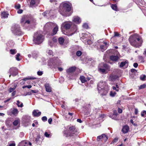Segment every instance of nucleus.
Instances as JSON below:
<instances>
[{
    "label": "nucleus",
    "mask_w": 146,
    "mask_h": 146,
    "mask_svg": "<svg viewBox=\"0 0 146 146\" xmlns=\"http://www.w3.org/2000/svg\"><path fill=\"white\" fill-rule=\"evenodd\" d=\"M129 40L130 44L136 48L141 46L143 42L141 38L135 35L131 36Z\"/></svg>",
    "instance_id": "f257e3e1"
},
{
    "label": "nucleus",
    "mask_w": 146,
    "mask_h": 146,
    "mask_svg": "<svg viewBox=\"0 0 146 146\" xmlns=\"http://www.w3.org/2000/svg\"><path fill=\"white\" fill-rule=\"evenodd\" d=\"M98 89L99 93L103 96L107 94L109 88L106 82L100 81L98 85Z\"/></svg>",
    "instance_id": "f03ea898"
},
{
    "label": "nucleus",
    "mask_w": 146,
    "mask_h": 146,
    "mask_svg": "<svg viewBox=\"0 0 146 146\" xmlns=\"http://www.w3.org/2000/svg\"><path fill=\"white\" fill-rule=\"evenodd\" d=\"M110 67L107 64L104 62L101 63L99 66L98 70L100 72L104 73L106 70H110Z\"/></svg>",
    "instance_id": "7ed1b4c3"
},
{
    "label": "nucleus",
    "mask_w": 146,
    "mask_h": 146,
    "mask_svg": "<svg viewBox=\"0 0 146 146\" xmlns=\"http://www.w3.org/2000/svg\"><path fill=\"white\" fill-rule=\"evenodd\" d=\"M11 31L16 35L20 36L23 34L21 30L20 27L18 25H15L13 26L11 28Z\"/></svg>",
    "instance_id": "20e7f679"
},
{
    "label": "nucleus",
    "mask_w": 146,
    "mask_h": 146,
    "mask_svg": "<svg viewBox=\"0 0 146 146\" xmlns=\"http://www.w3.org/2000/svg\"><path fill=\"white\" fill-rule=\"evenodd\" d=\"M36 37H34V41L36 43L39 44L41 43L43 41V35L41 34H39L38 32L35 33Z\"/></svg>",
    "instance_id": "39448f33"
},
{
    "label": "nucleus",
    "mask_w": 146,
    "mask_h": 146,
    "mask_svg": "<svg viewBox=\"0 0 146 146\" xmlns=\"http://www.w3.org/2000/svg\"><path fill=\"white\" fill-rule=\"evenodd\" d=\"M31 117L29 116H24L22 118V122L26 126H27L29 125V124L31 121Z\"/></svg>",
    "instance_id": "423d86ee"
},
{
    "label": "nucleus",
    "mask_w": 146,
    "mask_h": 146,
    "mask_svg": "<svg viewBox=\"0 0 146 146\" xmlns=\"http://www.w3.org/2000/svg\"><path fill=\"white\" fill-rule=\"evenodd\" d=\"M62 9L66 12H69L71 11V7L70 5L65 3L63 4Z\"/></svg>",
    "instance_id": "0eeeda50"
},
{
    "label": "nucleus",
    "mask_w": 146,
    "mask_h": 146,
    "mask_svg": "<svg viewBox=\"0 0 146 146\" xmlns=\"http://www.w3.org/2000/svg\"><path fill=\"white\" fill-rule=\"evenodd\" d=\"M69 133H68V135L72 136L73 135V134H75V133L77 131V129L74 126L70 127L69 128Z\"/></svg>",
    "instance_id": "6e6552de"
},
{
    "label": "nucleus",
    "mask_w": 146,
    "mask_h": 146,
    "mask_svg": "<svg viewBox=\"0 0 146 146\" xmlns=\"http://www.w3.org/2000/svg\"><path fill=\"white\" fill-rule=\"evenodd\" d=\"M102 139H103L104 141L106 142L108 139V137L106 134H103L97 137V140L98 141H99Z\"/></svg>",
    "instance_id": "1a4fd4ad"
},
{
    "label": "nucleus",
    "mask_w": 146,
    "mask_h": 146,
    "mask_svg": "<svg viewBox=\"0 0 146 146\" xmlns=\"http://www.w3.org/2000/svg\"><path fill=\"white\" fill-rule=\"evenodd\" d=\"M119 77V76L115 74H111L109 78V80L110 81H114L116 80Z\"/></svg>",
    "instance_id": "9d476101"
},
{
    "label": "nucleus",
    "mask_w": 146,
    "mask_h": 146,
    "mask_svg": "<svg viewBox=\"0 0 146 146\" xmlns=\"http://www.w3.org/2000/svg\"><path fill=\"white\" fill-rule=\"evenodd\" d=\"M32 113L34 116L38 117L41 115V112L37 110H33Z\"/></svg>",
    "instance_id": "9b49d317"
},
{
    "label": "nucleus",
    "mask_w": 146,
    "mask_h": 146,
    "mask_svg": "<svg viewBox=\"0 0 146 146\" xmlns=\"http://www.w3.org/2000/svg\"><path fill=\"white\" fill-rule=\"evenodd\" d=\"M76 69V67L75 66L71 67L66 70L67 72L71 73L74 72Z\"/></svg>",
    "instance_id": "f8f14e48"
},
{
    "label": "nucleus",
    "mask_w": 146,
    "mask_h": 146,
    "mask_svg": "<svg viewBox=\"0 0 146 146\" xmlns=\"http://www.w3.org/2000/svg\"><path fill=\"white\" fill-rule=\"evenodd\" d=\"M110 59L113 62H116L118 60L119 57L118 56L116 55H111L110 56Z\"/></svg>",
    "instance_id": "ddd939ff"
},
{
    "label": "nucleus",
    "mask_w": 146,
    "mask_h": 146,
    "mask_svg": "<svg viewBox=\"0 0 146 146\" xmlns=\"http://www.w3.org/2000/svg\"><path fill=\"white\" fill-rule=\"evenodd\" d=\"M64 28L66 30H68L71 27V23H64L63 24Z\"/></svg>",
    "instance_id": "4468645a"
},
{
    "label": "nucleus",
    "mask_w": 146,
    "mask_h": 146,
    "mask_svg": "<svg viewBox=\"0 0 146 146\" xmlns=\"http://www.w3.org/2000/svg\"><path fill=\"white\" fill-rule=\"evenodd\" d=\"M58 27L57 25H56L55 27H54L52 30V33L51 34V35H56L58 30Z\"/></svg>",
    "instance_id": "2eb2a0df"
},
{
    "label": "nucleus",
    "mask_w": 146,
    "mask_h": 146,
    "mask_svg": "<svg viewBox=\"0 0 146 146\" xmlns=\"http://www.w3.org/2000/svg\"><path fill=\"white\" fill-rule=\"evenodd\" d=\"M129 129V128L128 126L125 125L122 128V131L124 133H125L128 132Z\"/></svg>",
    "instance_id": "dca6fc26"
},
{
    "label": "nucleus",
    "mask_w": 146,
    "mask_h": 146,
    "mask_svg": "<svg viewBox=\"0 0 146 146\" xmlns=\"http://www.w3.org/2000/svg\"><path fill=\"white\" fill-rule=\"evenodd\" d=\"M45 86L46 92H51V88L49 84H46Z\"/></svg>",
    "instance_id": "f3484780"
},
{
    "label": "nucleus",
    "mask_w": 146,
    "mask_h": 146,
    "mask_svg": "<svg viewBox=\"0 0 146 146\" xmlns=\"http://www.w3.org/2000/svg\"><path fill=\"white\" fill-rule=\"evenodd\" d=\"M11 73H18L19 72L18 70L16 67L11 68L9 70Z\"/></svg>",
    "instance_id": "a211bd4d"
},
{
    "label": "nucleus",
    "mask_w": 146,
    "mask_h": 146,
    "mask_svg": "<svg viewBox=\"0 0 146 146\" xmlns=\"http://www.w3.org/2000/svg\"><path fill=\"white\" fill-rule=\"evenodd\" d=\"M73 21L76 23L78 24L81 22V20L79 17H76L74 18Z\"/></svg>",
    "instance_id": "6ab92c4d"
},
{
    "label": "nucleus",
    "mask_w": 146,
    "mask_h": 146,
    "mask_svg": "<svg viewBox=\"0 0 146 146\" xmlns=\"http://www.w3.org/2000/svg\"><path fill=\"white\" fill-rule=\"evenodd\" d=\"M111 7L113 10L115 11H119L117 6L116 4H111Z\"/></svg>",
    "instance_id": "aec40b11"
},
{
    "label": "nucleus",
    "mask_w": 146,
    "mask_h": 146,
    "mask_svg": "<svg viewBox=\"0 0 146 146\" xmlns=\"http://www.w3.org/2000/svg\"><path fill=\"white\" fill-rule=\"evenodd\" d=\"M37 78L34 76H28L23 78V80L24 81H26L29 80L36 79Z\"/></svg>",
    "instance_id": "412c9836"
},
{
    "label": "nucleus",
    "mask_w": 146,
    "mask_h": 146,
    "mask_svg": "<svg viewBox=\"0 0 146 146\" xmlns=\"http://www.w3.org/2000/svg\"><path fill=\"white\" fill-rule=\"evenodd\" d=\"M9 15V14L6 12H2L1 14V18L4 19L6 18H7Z\"/></svg>",
    "instance_id": "4be33fe9"
},
{
    "label": "nucleus",
    "mask_w": 146,
    "mask_h": 146,
    "mask_svg": "<svg viewBox=\"0 0 146 146\" xmlns=\"http://www.w3.org/2000/svg\"><path fill=\"white\" fill-rule=\"evenodd\" d=\"M12 114L15 116H16L19 113V111L17 108L14 109L12 111Z\"/></svg>",
    "instance_id": "5701e85b"
},
{
    "label": "nucleus",
    "mask_w": 146,
    "mask_h": 146,
    "mask_svg": "<svg viewBox=\"0 0 146 146\" xmlns=\"http://www.w3.org/2000/svg\"><path fill=\"white\" fill-rule=\"evenodd\" d=\"M58 41L60 44H62L64 41V39L63 38L60 37L58 38Z\"/></svg>",
    "instance_id": "b1692460"
},
{
    "label": "nucleus",
    "mask_w": 146,
    "mask_h": 146,
    "mask_svg": "<svg viewBox=\"0 0 146 146\" xmlns=\"http://www.w3.org/2000/svg\"><path fill=\"white\" fill-rule=\"evenodd\" d=\"M37 3V0H31L30 2V5L31 6H33L36 4Z\"/></svg>",
    "instance_id": "393cba45"
},
{
    "label": "nucleus",
    "mask_w": 146,
    "mask_h": 146,
    "mask_svg": "<svg viewBox=\"0 0 146 146\" xmlns=\"http://www.w3.org/2000/svg\"><path fill=\"white\" fill-rule=\"evenodd\" d=\"M20 123V120L19 119L15 120L13 123L14 126H17Z\"/></svg>",
    "instance_id": "a878e982"
},
{
    "label": "nucleus",
    "mask_w": 146,
    "mask_h": 146,
    "mask_svg": "<svg viewBox=\"0 0 146 146\" xmlns=\"http://www.w3.org/2000/svg\"><path fill=\"white\" fill-rule=\"evenodd\" d=\"M80 80L82 83H84L86 82V80L84 76H82L80 77Z\"/></svg>",
    "instance_id": "bb28decb"
},
{
    "label": "nucleus",
    "mask_w": 146,
    "mask_h": 146,
    "mask_svg": "<svg viewBox=\"0 0 146 146\" xmlns=\"http://www.w3.org/2000/svg\"><path fill=\"white\" fill-rule=\"evenodd\" d=\"M17 51L15 49H11L10 50V53L12 54H14L17 53Z\"/></svg>",
    "instance_id": "cd10ccee"
},
{
    "label": "nucleus",
    "mask_w": 146,
    "mask_h": 146,
    "mask_svg": "<svg viewBox=\"0 0 146 146\" xmlns=\"http://www.w3.org/2000/svg\"><path fill=\"white\" fill-rule=\"evenodd\" d=\"M128 62L127 61H125L124 62H121L120 65H119L120 67H122L123 66L125 65V64L127 63Z\"/></svg>",
    "instance_id": "c85d7f7f"
},
{
    "label": "nucleus",
    "mask_w": 146,
    "mask_h": 146,
    "mask_svg": "<svg viewBox=\"0 0 146 146\" xmlns=\"http://www.w3.org/2000/svg\"><path fill=\"white\" fill-rule=\"evenodd\" d=\"M109 116L110 117L112 118V119H114L116 120L117 119V116H116L113 114H110Z\"/></svg>",
    "instance_id": "c756f323"
},
{
    "label": "nucleus",
    "mask_w": 146,
    "mask_h": 146,
    "mask_svg": "<svg viewBox=\"0 0 146 146\" xmlns=\"http://www.w3.org/2000/svg\"><path fill=\"white\" fill-rule=\"evenodd\" d=\"M115 37L114 36H113L110 39V41L111 42L113 43H114L116 42V41L115 39Z\"/></svg>",
    "instance_id": "7c9ffc66"
},
{
    "label": "nucleus",
    "mask_w": 146,
    "mask_h": 146,
    "mask_svg": "<svg viewBox=\"0 0 146 146\" xmlns=\"http://www.w3.org/2000/svg\"><path fill=\"white\" fill-rule=\"evenodd\" d=\"M138 58L139 61H141V62H144V58L143 56H139Z\"/></svg>",
    "instance_id": "2f4dec72"
},
{
    "label": "nucleus",
    "mask_w": 146,
    "mask_h": 146,
    "mask_svg": "<svg viewBox=\"0 0 146 146\" xmlns=\"http://www.w3.org/2000/svg\"><path fill=\"white\" fill-rule=\"evenodd\" d=\"M20 102L19 100L17 101V105L19 107H22L23 106V103H21L20 105H19Z\"/></svg>",
    "instance_id": "473e14b6"
},
{
    "label": "nucleus",
    "mask_w": 146,
    "mask_h": 146,
    "mask_svg": "<svg viewBox=\"0 0 146 146\" xmlns=\"http://www.w3.org/2000/svg\"><path fill=\"white\" fill-rule=\"evenodd\" d=\"M20 56V54L19 53H17L16 55V59L17 61H19L21 60L19 58V56Z\"/></svg>",
    "instance_id": "72a5a7b5"
},
{
    "label": "nucleus",
    "mask_w": 146,
    "mask_h": 146,
    "mask_svg": "<svg viewBox=\"0 0 146 146\" xmlns=\"http://www.w3.org/2000/svg\"><path fill=\"white\" fill-rule=\"evenodd\" d=\"M141 116L142 117H146V111L144 110L142 112H141Z\"/></svg>",
    "instance_id": "f704fd0d"
},
{
    "label": "nucleus",
    "mask_w": 146,
    "mask_h": 146,
    "mask_svg": "<svg viewBox=\"0 0 146 146\" xmlns=\"http://www.w3.org/2000/svg\"><path fill=\"white\" fill-rule=\"evenodd\" d=\"M82 54V52L81 51L78 50L76 52V55L78 56H80Z\"/></svg>",
    "instance_id": "c9c22d12"
},
{
    "label": "nucleus",
    "mask_w": 146,
    "mask_h": 146,
    "mask_svg": "<svg viewBox=\"0 0 146 146\" xmlns=\"http://www.w3.org/2000/svg\"><path fill=\"white\" fill-rule=\"evenodd\" d=\"M6 124L7 125L10 126L11 124V121L9 120H7L6 121Z\"/></svg>",
    "instance_id": "e433bc0d"
},
{
    "label": "nucleus",
    "mask_w": 146,
    "mask_h": 146,
    "mask_svg": "<svg viewBox=\"0 0 146 146\" xmlns=\"http://www.w3.org/2000/svg\"><path fill=\"white\" fill-rule=\"evenodd\" d=\"M146 87V84H144L141 85L139 87V89H143Z\"/></svg>",
    "instance_id": "4c0bfd02"
},
{
    "label": "nucleus",
    "mask_w": 146,
    "mask_h": 146,
    "mask_svg": "<svg viewBox=\"0 0 146 146\" xmlns=\"http://www.w3.org/2000/svg\"><path fill=\"white\" fill-rule=\"evenodd\" d=\"M146 77V76L145 75L143 74L141 76L140 78L141 80H144Z\"/></svg>",
    "instance_id": "58836bf2"
},
{
    "label": "nucleus",
    "mask_w": 146,
    "mask_h": 146,
    "mask_svg": "<svg viewBox=\"0 0 146 146\" xmlns=\"http://www.w3.org/2000/svg\"><path fill=\"white\" fill-rule=\"evenodd\" d=\"M118 139L117 138H115L111 142V144H113L117 142Z\"/></svg>",
    "instance_id": "ea45409f"
},
{
    "label": "nucleus",
    "mask_w": 146,
    "mask_h": 146,
    "mask_svg": "<svg viewBox=\"0 0 146 146\" xmlns=\"http://www.w3.org/2000/svg\"><path fill=\"white\" fill-rule=\"evenodd\" d=\"M100 48L102 50H105L106 47L104 45H101L100 47Z\"/></svg>",
    "instance_id": "a19ab883"
},
{
    "label": "nucleus",
    "mask_w": 146,
    "mask_h": 146,
    "mask_svg": "<svg viewBox=\"0 0 146 146\" xmlns=\"http://www.w3.org/2000/svg\"><path fill=\"white\" fill-rule=\"evenodd\" d=\"M15 7L17 9H19L21 7V5L19 4H17L15 6Z\"/></svg>",
    "instance_id": "79ce46f5"
},
{
    "label": "nucleus",
    "mask_w": 146,
    "mask_h": 146,
    "mask_svg": "<svg viewBox=\"0 0 146 146\" xmlns=\"http://www.w3.org/2000/svg\"><path fill=\"white\" fill-rule=\"evenodd\" d=\"M32 55L33 58L36 57L37 56V54L35 52L32 53Z\"/></svg>",
    "instance_id": "37998d69"
},
{
    "label": "nucleus",
    "mask_w": 146,
    "mask_h": 146,
    "mask_svg": "<svg viewBox=\"0 0 146 146\" xmlns=\"http://www.w3.org/2000/svg\"><path fill=\"white\" fill-rule=\"evenodd\" d=\"M32 87V86L31 85H28V86H23L22 88H27L29 89H30Z\"/></svg>",
    "instance_id": "c03bdc74"
},
{
    "label": "nucleus",
    "mask_w": 146,
    "mask_h": 146,
    "mask_svg": "<svg viewBox=\"0 0 146 146\" xmlns=\"http://www.w3.org/2000/svg\"><path fill=\"white\" fill-rule=\"evenodd\" d=\"M47 118L46 116H43L42 118V120L44 121H46L47 120Z\"/></svg>",
    "instance_id": "a18cd8bd"
},
{
    "label": "nucleus",
    "mask_w": 146,
    "mask_h": 146,
    "mask_svg": "<svg viewBox=\"0 0 146 146\" xmlns=\"http://www.w3.org/2000/svg\"><path fill=\"white\" fill-rule=\"evenodd\" d=\"M15 87L14 88H10L9 89V92L11 93L12 92H13L14 90L15 89Z\"/></svg>",
    "instance_id": "49530a36"
},
{
    "label": "nucleus",
    "mask_w": 146,
    "mask_h": 146,
    "mask_svg": "<svg viewBox=\"0 0 146 146\" xmlns=\"http://www.w3.org/2000/svg\"><path fill=\"white\" fill-rule=\"evenodd\" d=\"M73 30H72L71 31L73 32L74 33L77 30L76 26L75 25L74 26H73Z\"/></svg>",
    "instance_id": "de8ad7c7"
},
{
    "label": "nucleus",
    "mask_w": 146,
    "mask_h": 146,
    "mask_svg": "<svg viewBox=\"0 0 146 146\" xmlns=\"http://www.w3.org/2000/svg\"><path fill=\"white\" fill-rule=\"evenodd\" d=\"M131 72L132 73H136V72H137V70L135 69H131Z\"/></svg>",
    "instance_id": "09e8293b"
},
{
    "label": "nucleus",
    "mask_w": 146,
    "mask_h": 146,
    "mask_svg": "<svg viewBox=\"0 0 146 146\" xmlns=\"http://www.w3.org/2000/svg\"><path fill=\"white\" fill-rule=\"evenodd\" d=\"M110 95L112 97H113L115 96V95L116 94L115 92H110Z\"/></svg>",
    "instance_id": "8fccbe9b"
},
{
    "label": "nucleus",
    "mask_w": 146,
    "mask_h": 146,
    "mask_svg": "<svg viewBox=\"0 0 146 146\" xmlns=\"http://www.w3.org/2000/svg\"><path fill=\"white\" fill-rule=\"evenodd\" d=\"M114 36L115 37L119 36V34L117 32H114Z\"/></svg>",
    "instance_id": "3c124183"
},
{
    "label": "nucleus",
    "mask_w": 146,
    "mask_h": 146,
    "mask_svg": "<svg viewBox=\"0 0 146 146\" xmlns=\"http://www.w3.org/2000/svg\"><path fill=\"white\" fill-rule=\"evenodd\" d=\"M130 77L131 78H134L135 77V74H130Z\"/></svg>",
    "instance_id": "603ef678"
},
{
    "label": "nucleus",
    "mask_w": 146,
    "mask_h": 146,
    "mask_svg": "<svg viewBox=\"0 0 146 146\" xmlns=\"http://www.w3.org/2000/svg\"><path fill=\"white\" fill-rule=\"evenodd\" d=\"M48 54L49 55H52L53 54V52L52 50H49L48 51Z\"/></svg>",
    "instance_id": "864d4df0"
},
{
    "label": "nucleus",
    "mask_w": 146,
    "mask_h": 146,
    "mask_svg": "<svg viewBox=\"0 0 146 146\" xmlns=\"http://www.w3.org/2000/svg\"><path fill=\"white\" fill-rule=\"evenodd\" d=\"M45 136L46 137H49L50 136V134L47 133V132H45L44 133Z\"/></svg>",
    "instance_id": "5fc2aeb1"
},
{
    "label": "nucleus",
    "mask_w": 146,
    "mask_h": 146,
    "mask_svg": "<svg viewBox=\"0 0 146 146\" xmlns=\"http://www.w3.org/2000/svg\"><path fill=\"white\" fill-rule=\"evenodd\" d=\"M25 21V19L24 18H22L21 20V23H24Z\"/></svg>",
    "instance_id": "6e6d98bb"
},
{
    "label": "nucleus",
    "mask_w": 146,
    "mask_h": 146,
    "mask_svg": "<svg viewBox=\"0 0 146 146\" xmlns=\"http://www.w3.org/2000/svg\"><path fill=\"white\" fill-rule=\"evenodd\" d=\"M23 10L21 9H19L17 11V13L19 14H21L23 12Z\"/></svg>",
    "instance_id": "4d7b16f0"
},
{
    "label": "nucleus",
    "mask_w": 146,
    "mask_h": 146,
    "mask_svg": "<svg viewBox=\"0 0 146 146\" xmlns=\"http://www.w3.org/2000/svg\"><path fill=\"white\" fill-rule=\"evenodd\" d=\"M52 121V119L51 118H50L48 119V121L49 124H51Z\"/></svg>",
    "instance_id": "13d9d810"
},
{
    "label": "nucleus",
    "mask_w": 146,
    "mask_h": 146,
    "mask_svg": "<svg viewBox=\"0 0 146 146\" xmlns=\"http://www.w3.org/2000/svg\"><path fill=\"white\" fill-rule=\"evenodd\" d=\"M138 66V64L137 63L135 62L134 63L133 66L135 68H137Z\"/></svg>",
    "instance_id": "bf43d9fd"
},
{
    "label": "nucleus",
    "mask_w": 146,
    "mask_h": 146,
    "mask_svg": "<svg viewBox=\"0 0 146 146\" xmlns=\"http://www.w3.org/2000/svg\"><path fill=\"white\" fill-rule=\"evenodd\" d=\"M113 114L115 115L116 116H117V111L115 110H113Z\"/></svg>",
    "instance_id": "052dcab7"
},
{
    "label": "nucleus",
    "mask_w": 146,
    "mask_h": 146,
    "mask_svg": "<svg viewBox=\"0 0 146 146\" xmlns=\"http://www.w3.org/2000/svg\"><path fill=\"white\" fill-rule=\"evenodd\" d=\"M103 43L105 46H108L109 45V43H107L106 42H104Z\"/></svg>",
    "instance_id": "680f3d73"
},
{
    "label": "nucleus",
    "mask_w": 146,
    "mask_h": 146,
    "mask_svg": "<svg viewBox=\"0 0 146 146\" xmlns=\"http://www.w3.org/2000/svg\"><path fill=\"white\" fill-rule=\"evenodd\" d=\"M87 43L88 44H90L92 43V41L91 40H88L87 41Z\"/></svg>",
    "instance_id": "e2e57ef3"
},
{
    "label": "nucleus",
    "mask_w": 146,
    "mask_h": 146,
    "mask_svg": "<svg viewBox=\"0 0 146 146\" xmlns=\"http://www.w3.org/2000/svg\"><path fill=\"white\" fill-rule=\"evenodd\" d=\"M30 23V21L29 20H27L25 21L24 23H27L28 24H29Z\"/></svg>",
    "instance_id": "0e129e2a"
},
{
    "label": "nucleus",
    "mask_w": 146,
    "mask_h": 146,
    "mask_svg": "<svg viewBox=\"0 0 146 146\" xmlns=\"http://www.w3.org/2000/svg\"><path fill=\"white\" fill-rule=\"evenodd\" d=\"M122 112V110L121 109L118 108V112L119 113H121Z\"/></svg>",
    "instance_id": "69168bd1"
},
{
    "label": "nucleus",
    "mask_w": 146,
    "mask_h": 146,
    "mask_svg": "<svg viewBox=\"0 0 146 146\" xmlns=\"http://www.w3.org/2000/svg\"><path fill=\"white\" fill-rule=\"evenodd\" d=\"M138 113V110L137 109H135V114L137 115Z\"/></svg>",
    "instance_id": "338daca9"
},
{
    "label": "nucleus",
    "mask_w": 146,
    "mask_h": 146,
    "mask_svg": "<svg viewBox=\"0 0 146 146\" xmlns=\"http://www.w3.org/2000/svg\"><path fill=\"white\" fill-rule=\"evenodd\" d=\"M15 143H11L9 144V146H15Z\"/></svg>",
    "instance_id": "774afa93"
}]
</instances>
